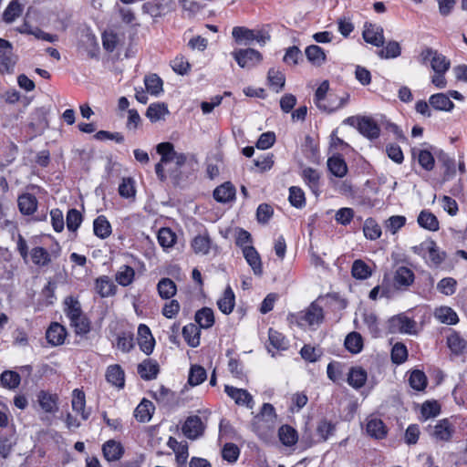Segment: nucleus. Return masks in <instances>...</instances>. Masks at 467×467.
Wrapping results in <instances>:
<instances>
[{
  "instance_id": "864d4df0",
  "label": "nucleus",
  "mask_w": 467,
  "mask_h": 467,
  "mask_svg": "<svg viewBox=\"0 0 467 467\" xmlns=\"http://www.w3.org/2000/svg\"><path fill=\"white\" fill-rule=\"evenodd\" d=\"M435 317L442 323L454 325L458 322L456 313L450 307H440L435 311Z\"/></svg>"
},
{
  "instance_id": "ea45409f",
  "label": "nucleus",
  "mask_w": 467,
  "mask_h": 467,
  "mask_svg": "<svg viewBox=\"0 0 467 467\" xmlns=\"http://www.w3.org/2000/svg\"><path fill=\"white\" fill-rule=\"evenodd\" d=\"M144 84L147 92L152 96H159L162 91V80L156 74L146 76L144 78Z\"/></svg>"
},
{
  "instance_id": "4c0bfd02",
  "label": "nucleus",
  "mask_w": 467,
  "mask_h": 467,
  "mask_svg": "<svg viewBox=\"0 0 467 467\" xmlns=\"http://www.w3.org/2000/svg\"><path fill=\"white\" fill-rule=\"evenodd\" d=\"M94 234L101 238L105 239L111 234V225L107 218L103 215L99 216L93 223Z\"/></svg>"
},
{
  "instance_id": "9d476101",
  "label": "nucleus",
  "mask_w": 467,
  "mask_h": 467,
  "mask_svg": "<svg viewBox=\"0 0 467 467\" xmlns=\"http://www.w3.org/2000/svg\"><path fill=\"white\" fill-rule=\"evenodd\" d=\"M138 343L140 348L146 355H150L154 348L155 340L146 325H140L138 327Z\"/></svg>"
},
{
  "instance_id": "09e8293b",
  "label": "nucleus",
  "mask_w": 467,
  "mask_h": 467,
  "mask_svg": "<svg viewBox=\"0 0 467 467\" xmlns=\"http://www.w3.org/2000/svg\"><path fill=\"white\" fill-rule=\"evenodd\" d=\"M39 405L43 410L47 413H52L57 411V397L47 393L45 391H41L38 395Z\"/></svg>"
},
{
  "instance_id": "f8f14e48",
  "label": "nucleus",
  "mask_w": 467,
  "mask_h": 467,
  "mask_svg": "<svg viewBox=\"0 0 467 467\" xmlns=\"http://www.w3.org/2000/svg\"><path fill=\"white\" fill-rule=\"evenodd\" d=\"M66 337V328L57 322L52 323L46 332L47 340L52 346L62 345Z\"/></svg>"
},
{
  "instance_id": "f704fd0d",
  "label": "nucleus",
  "mask_w": 467,
  "mask_h": 467,
  "mask_svg": "<svg viewBox=\"0 0 467 467\" xmlns=\"http://www.w3.org/2000/svg\"><path fill=\"white\" fill-rule=\"evenodd\" d=\"M19 33L32 35L37 39L45 40L47 42H56L57 40V35H51L44 32L39 28H32L29 25L24 24L21 27L18 28Z\"/></svg>"
},
{
  "instance_id": "412c9836",
  "label": "nucleus",
  "mask_w": 467,
  "mask_h": 467,
  "mask_svg": "<svg viewBox=\"0 0 467 467\" xmlns=\"http://www.w3.org/2000/svg\"><path fill=\"white\" fill-rule=\"evenodd\" d=\"M417 222L421 228L431 232H436L440 228L437 217L427 210H423L420 213Z\"/></svg>"
},
{
  "instance_id": "a211bd4d",
  "label": "nucleus",
  "mask_w": 467,
  "mask_h": 467,
  "mask_svg": "<svg viewBox=\"0 0 467 467\" xmlns=\"http://www.w3.org/2000/svg\"><path fill=\"white\" fill-rule=\"evenodd\" d=\"M28 126L33 130H44L47 127V110L45 108L35 109L29 116Z\"/></svg>"
},
{
  "instance_id": "0eeeda50",
  "label": "nucleus",
  "mask_w": 467,
  "mask_h": 467,
  "mask_svg": "<svg viewBox=\"0 0 467 467\" xmlns=\"http://www.w3.org/2000/svg\"><path fill=\"white\" fill-rule=\"evenodd\" d=\"M362 35L367 43L378 47L385 42L383 28L376 24H365Z\"/></svg>"
},
{
  "instance_id": "2f4dec72",
  "label": "nucleus",
  "mask_w": 467,
  "mask_h": 467,
  "mask_svg": "<svg viewBox=\"0 0 467 467\" xmlns=\"http://www.w3.org/2000/svg\"><path fill=\"white\" fill-rule=\"evenodd\" d=\"M280 441L287 447L293 446L297 442V431L289 425H283L278 430Z\"/></svg>"
},
{
  "instance_id": "de8ad7c7",
  "label": "nucleus",
  "mask_w": 467,
  "mask_h": 467,
  "mask_svg": "<svg viewBox=\"0 0 467 467\" xmlns=\"http://www.w3.org/2000/svg\"><path fill=\"white\" fill-rule=\"evenodd\" d=\"M367 432L371 437L382 439L386 435V429L383 421L379 419H372L367 423Z\"/></svg>"
},
{
  "instance_id": "423d86ee",
  "label": "nucleus",
  "mask_w": 467,
  "mask_h": 467,
  "mask_svg": "<svg viewBox=\"0 0 467 467\" xmlns=\"http://www.w3.org/2000/svg\"><path fill=\"white\" fill-rule=\"evenodd\" d=\"M224 391L237 405L245 406L249 409L254 407V399L246 389L226 385Z\"/></svg>"
},
{
  "instance_id": "1a4fd4ad",
  "label": "nucleus",
  "mask_w": 467,
  "mask_h": 467,
  "mask_svg": "<svg viewBox=\"0 0 467 467\" xmlns=\"http://www.w3.org/2000/svg\"><path fill=\"white\" fill-rule=\"evenodd\" d=\"M349 95L346 94L343 97H338L337 94L329 93L326 100H323L317 107L324 112H333L343 108L348 101Z\"/></svg>"
},
{
  "instance_id": "39448f33",
  "label": "nucleus",
  "mask_w": 467,
  "mask_h": 467,
  "mask_svg": "<svg viewBox=\"0 0 467 467\" xmlns=\"http://www.w3.org/2000/svg\"><path fill=\"white\" fill-rule=\"evenodd\" d=\"M389 329L391 333L413 335L417 333V323L407 316L400 314L389 319Z\"/></svg>"
},
{
  "instance_id": "6e6d98bb",
  "label": "nucleus",
  "mask_w": 467,
  "mask_h": 467,
  "mask_svg": "<svg viewBox=\"0 0 467 467\" xmlns=\"http://www.w3.org/2000/svg\"><path fill=\"white\" fill-rule=\"evenodd\" d=\"M401 53L400 46L396 41H389L386 47L379 50L378 55L380 58H395L398 57Z\"/></svg>"
},
{
  "instance_id": "4468645a",
  "label": "nucleus",
  "mask_w": 467,
  "mask_h": 467,
  "mask_svg": "<svg viewBox=\"0 0 467 467\" xmlns=\"http://www.w3.org/2000/svg\"><path fill=\"white\" fill-rule=\"evenodd\" d=\"M102 452L107 461L116 462L122 457L124 448L119 442L109 440L103 444Z\"/></svg>"
},
{
  "instance_id": "49530a36",
  "label": "nucleus",
  "mask_w": 467,
  "mask_h": 467,
  "mask_svg": "<svg viewBox=\"0 0 467 467\" xmlns=\"http://www.w3.org/2000/svg\"><path fill=\"white\" fill-rule=\"evenodd\" d=\"M395 283L400 286H409L414 281V274L408 267H399L395 273Z\"/></svg>"
},
{
  "instance_id": "69168bd1",
  "label": "nucleus",
  "mask_w": 467,
  "mask_h": 467,
  "mask_svg": "<svg viewBox=\"0 0 467 467\" xmlns=\"http://www.w3.org/2000/svg\"><path fill=\"white\" fill-rule=\"evenodd\" d=\"M408 358V350L402 343H396L391 350V359L395 364L403 363Z\"/></svg>"
},
{
  "instance_id": "f257e3e1",
  "label": "nucleus",
  "mask_w": 467,
  "mask_h": 467,
  "mask_svg": "<svg viewBox=\"0 0 467 467\" xmlns=\"http://www.w3.org/2000/svg\"><path fill=\"white\" fill-rule=\"evenodd\" d=\"M419 61L422 65L430 64L434 73H446L451 67V61L438 50L424 47L419 55Z\"/></svg>"
},
{
  "instance_id": "7ed1b4c3",
  "label": "nucleus",
  "mask_w": 467,
  "mask_h": 467,
  "mask_svg": "<svg viewBox=\"0 0 467 467\" xmlns=\"http://www.w3.org/2000/svg\"><path fill=\"white\" fill-rule=\"evenodd\" d=\"M232 56L242 68H253L263 60L262 54L254 48H240L232 52Z\"/></svg>"
},
{
  "instance_id": "5701e85b",
  "label": "nucleus",
  "mask_w": 467,
  "mask_h": 467,
  "mask_svg": "<svg viewBox=\"0 0 467 467\" xmlns=\"http://www.w3.org/2000/svg\"><path fill=\"white\" fill-rule=\"evenodd\" d=\"M138 373L145 380H150L157 377L159 373V365L151 359H145L138 366Z\"/></svg>"
},
{
  "instance_id": "e433bc0d",
  "label": "nucleus",
  "mask_w": 467,
  "mask_h": 467,
  "mask_svg": "<svg viewBox=\"0 0 467 467\" xmlns=\"http://www.w3.org/2000/svg\"><path fill=\"white\" fill-rule=\"evenodd\" d=\"M195 254H207L212 247V241L208 234H199L192 242Z\"/></svg>"
},
{
  "instance_id": "9b49d317",
  "label": "nucleus",
  "mask_w": 467,
  "mask_h": 467,
  "mask_svg": "<svg viewBox=\"0 0 467 467\" xmlns=\"http://www.w3.org/2000/svg\"><path fill=\"white\" fill-rule=\"evenodd\" d=\"M266 348L269 353L275 357V350H285L288 348V341L285 337L278 331L269 328L268 330V344Z\"/></svg>"
},
{
  "instance_id": "680f3d73",
  "label": "nucleus",
  "mask_w": 467,
  "mask_h": 467,
  "mask_svg": "<svg viewBox=\"0 0 467 467\" xmlns=\"http://www.w3.org/2000/svg\"><path fill=\"white\" fill-rule=\"evenodd\" d=\"M289 202L290 203L296 207L302 208L306 204V198L304 192L296 186H292L289 189Z\"/></svg>"
},
{
  "instance_id": "603ef678",
  "label": "nucleus",
  "mask_w": 467,
  "mask_h": 467,
  "mask_svg": "<svg viewBox=\"0 0 467 467\" xmlns=\"http://www.w3.org/2000/svg\"><path fill=\"white\" fill-rule=\"evenodd\" d=\"M65 311L69 320L77 319L78 317L82 316L80 304L78 300L74 298L72 296H67L65 299Z\"/></svg>"
},
{
  "instance_id": "774afa93",
  "label": "nucleus",
  "mask_w": 467,
  "mask_h": 467,
  "mask_svg": "<svg viewBox=\"0 0 467 467\" xmlns=\"http://www.w3.org/2000/svg\"><path fill=\"white\" fill-rule=\"evenodd\" d=\"M82 223L81 213L76 210L71 209L67 214V227L69 231L75 232Z\"/></svg>"
},
{
  "instance_id": "f03ea898",
  "label": "nucleus",
  "mask_w": 467,
  "mask_h": 467,
  "mask_svg": "<svg viewBox=\"0 0 467 467\" xmlns=\"http://www.w3.org/2000/svg\"><path fill=\"white\" fill-rule=\"evenodd\" d=\"M232 36L239 44L249 45L255 41L260 46H265L270 40V35L264 30L249 29L244 26L233 28Z\"/></svg>"
},
{
  "instance_id": "cd10ccee",
  "label": "nucleus",
  "mask_w": 467,
  "mask_h": 467,
  "mask_svg": "<svg viewBox=\"0 0 467 467\" xmlns=\"http://www.w3.org/2000/svg\"><path fill=\"white\" fill-rule=\"evenodd\" d=\"M307 60L314 66L320 67L326 62V54L323 48L317 45H310L305 50Z\"/></svg>"
},
{
  "instance_id": "13d9d810",
  "label": "nucleus",
  "mask_w": 467,
  "mask_h": 467,
  "mask_svg": "<svg viewBox=\"0 0 467 467\" xmlns=\"http://www.w3.org/2000/svg\"><path fill=\"white\" fill-rule=\"evenodd\" d=\"M135 272L133 268L128 265H123L119 268V270L116 274V281L123 285L126 286L130 285L133 278H134Z\"/></svg>"
},
{
  "instance_id": "5fc2aeb1",
  "label": "nucleus",
  "mask_w": 467,
  "mask_h": 467,
  "mask_svg": "<svg viewBox=\"0 0 467 467\" xmlns=\"http://www.w3.org/2000/svg\"><path fill=\"white\" fill-rule=\"evenodd\" d=\"M205 369L198 365L192 366L189 373L188 382L192 386H197L206 379Z\"/></svg>"
},
{
  "instance_id": "3c124183",
  "label": "nucleus",
  "mask_w": 467,
  "mask_h": 467,
  "mask_svg": "<svg viewBox=\"0 0 467 467\" xmlns=\"http://www.w3.org/2000/svg\"><path fill=\"white\" fill-rule=\"evenodd\" d=\"M363 233L366 238L377 240L381 235V227L374 219L368 218L364 223Z\"/></svg>"
},
{
  "instance_id": "dca6fc26",
  "label": "nucleus",
  "mask_w": 467,
  "mask_h": 467,
  "mask_svg": "<svg viewBox=\"0 0 467 467\" xmlns=\"http://www.w3.org/2000/svg\"><path fill=\"white\" fill-rule=\"evenodd\" d=\"M243 254L255 275L262 274V262L258 252L254 246H244Z\"/></svg>"
},
{
  "instance_id": "473e14b6",
  "label": "nucleus",
  "mask_w": 467,
  "mask_h": 467,
  "mask_svg": "<svg viewBox=\"0 0 467 467\" xmlns=\"http://www.w3.org/2000/svg\"><path fill=\"white\" fill-rule=\"evenodd\" d=\"M195 322L201 328H210L214 324V315L213 309L203 307L198 310L195 314Z\"/></svg>"
},
{
  "instance_id": "4be33fe9",
  "label": "nucleus",
  "mask_w": 467,
  "mask_h": 467,
  "mask_svg": "<svg viewBox=\"0 0 467 467\" xmlns=\"http://www.w3.org/2000/svg\"><path fill=\"white\" fill-rule=\"evenodd\" d=\"M19 211L25 215L33 214L37 209V200L31 193H24L17 200Z\"/></svg>"
},
{
  "instance_id": "8fccbe9b",
  "label": "nucleus",
  "mask_w": 467,
  "mask_h": 467,
  "mask_svg": "<svg viewBox=\"0 0 467 467\" xmlns=\"http://www.w3.org/2000/svg\"><path fill=\"white\" fill-rule=\"evenodd\" d=\"M32 262L37 266H46L50 261V254L43 247H35L30 252Z\"/></svg>"
},
{
  "instance_id": "bf43d9fd",
  "label": "nucleus",
  "mask_w": 467,
  "mask_h": 467,
  "mask_svg": "<svg viewBox=\"0 0 467 467\" xmlns=\"http://www.w3.org/2000/svg\"><path fill=\"white\" fill-rule=\"evenodd\" d=\"M175 239V234L169 228H161L158 233V242L164 249L171 247Z\"/></svg>"
},
{
  "instance_id": "6e6552de",
  "label": "nucleus",
  "mask_w": 467,
  "mask_h": 467,
  "mask_svg": "<svg viewBox=\"0 0 467 467\" xmlns=\"http://www.w3.org/2000/svg\"><path fill=\"white\" fill-rule=\"evenodd\" d=\"M204 425L199 416H191L187 418L183 426L182 432L190 440H195L202 435Z\"/></svg>"
},
{
  "instance_id": "bb28decb",
  "label": "nucleus",
  "mask_w": 467,
  "mask_h": 467,
  "mask_svg": "<svg viewBox=\"0 0 467 467\" xmlns=\"http://www.w3.org/2000/svg\"><path fill=\"white\" fill-rule=\"evenodd\" d=\"M106 379L108 382L119 389H122L124 387V371L119 365H111L108 368L106 372Z\"/></svg>"
},
{
  "instance_id": "e2e57ef3",
  "label": "nucleus",
  "mask_w": 467,
  "mask_h": 467,
  "mask_svg": "<svg viewBox=\"0 0 467 467\" xmlns=\"http://www.w3.org/2000/svg\"><path fill=\"white\" fill-rule=\"evenodd\" d=\"M406 223V217L402 215L390 216L385 222V228L389 231L392 234H395L400 228Z\"/></svg>"
},
{
  "instance_id": "58836bf2",
  "label": "nucleus",
  "mask_w": 467,
  "mask_h": 467,
  "mask_svg": "<svg viewBox=\"0 0 467 467\" xmlns=\"http://www.w3.org/2000/svg\"><path fill=\"white\" fill-rule=\"evenodd\" d=\"M0 382L4 388L15 389L20 385L21 377L16 371L5 370L0 376Z\"/></svg>"
},
{
  "instance_id": "37998d69",
  "label": "nucleus",
  "mask_w": 467,
  "mask_h": 467,
  "mask_svg": "<svg viewBox=\"0 0 467 467\" xmlns=\"http://www.w3.org/2000/svg\"><path fill=\"white\" fill-rule=\"evenodd\" d=\"M351 274L356 279L365 280L371 275V269L364 261L358 259L353 262Z\"/></svg>"
},
{
  "instance_id": "c85d7f7f",
  "label": "nucleus",
  "mask_w": 467,
  "mask_h": 467,
  "mask_svg": "<svg viewBox=\"0 0 467 467\" xmlns=\"http://www.w3.org/2000/svg\"><path fill=\"white\" fill-rule=\"evenodd\" d=\"M200 327L195 324H188L182 328V337L189 346L196 348L200 345Z\"/></svg>"
},
{
  "instance_id": "ddd939ff",
  "label": "nucleus",
  "mask_w": 467,
  "mask_h": 467,
  "mask_svg": "<svg viewBox=\"0 0 467 467\" xmlns=\"http://www.w3.org/2000/svg\"><path fill=\"white\" fill-rule=\"evenodd\" d=\"M454 432V428L448 420H440L433 428L431 436L436 441H449Z\"/></svg>"
},
{
  "instance_id": "b1692460",
  "label": "nucleus",
  "mask_w": 467,
  "mask_h": 467,
  "mask_svg": "<svg viewBox=\"0 0 467 467\" xmlns=\"http://www.w3.org/2000/svg\"><path fill=\"white\" fill-rule=\"evenodd\" d=\"M422 249H426L428 251V260H430L435 265L441 264L444 259V253H441L438 250L436 244L432 241L429 242L428 244H421L420 247H413L414 253L417 254H419L420 250Z\"/></svg>"
},
{
  "instance_id": "f3484780",
  "label": "nucleus",
  "mask_w": 467,
  "mask_h": 467,
  "mask_svg": "<svg viewBox=\"0 0 467 467\" xmlns=\"http://www.w3.org/2000/svg\"><path fill=\"white\" fill-rule=\"evenodd\" d=\"M170 114L168 107L163 102L151 103L146 111V117L151 122H157L164 119Z\"/></svg>"
},
{
  "instance_id": "c03bdc74",
  "label": "nucleus",
  "mask_w": 467,
  "mask_h": 467,
  "mask_svg": "<svg viewBox=\"0 0 467 467\" xmlns=\"http://www.w3.org/2000/svg\"><path fill=\"white\" fill-rule=\"evenodd\" d=\"M22 11H23V6L21 5V4L18 1H16V0L11 1L9 3V5H7V7L4 11L3 20L5 23L10 24V23L14 22L17 17L20 16V15L22 14Z\"/></svg>"
},
{
  "instance_id": "338daca9",
  "label": "nucleus",
  "mask_w": 467,
  "mask_h": 467,
  "mask_svg": "<svg viewBox=\"0 0 467 467\" xmlns=\"http://www.w3.org/2000/svg\"><path fill=\"white\" fill-rule=\"evenodd\" d=\"M117 347L123 352H129L133 348V335L130 332L118 335Z\"/></svg>"
},
{
  "instance_id": "6ab92c4d",
  "label": "nucleus",
  "mask_w": 467,
  "mask_h": 467,
  "mask_svg": "<svg viewBox=\"0 0 467 467\" xmlns=\"http://www.w3.org/2000/svg\"><path fill=\"white\" fill-rule=\"evenodd\" d=\"M447 345L451 351L455 355H463L467 353V341L457 332H452L447 337Z\"/></svg>"
},
{
  "instance_id": "4d7b16f0",
  "label": "nucleus",
  "mask_w": 467,
  "mask_h": 467,
  "mask_svg": "<svg viewBox=\"0 0 467 467\" xmlns=\"http://www.w3.org/2000/svg\"><path fill=\"white\" fill-rule=\"evenodd\" d=\"M409 382L410 387L415 390H423L427 386V377L420 370L411 372Z\"/></svg>"
},
{
  "instance_id": "a18cd8bd",
  "label": "nucleus",
  "mask_w": 467,
  "mask_h": 467,
  "mask_svg": "<svg viewBox=\"0 0 467 467\" xmlns=\"http://www.w3.org/2000/svg\"><path fill=\"white\" fill-rule=\"evenodd\" d=\"M329 171L337 177L342 178L347 174L348 167L345 161L340 157H331L327 161Z\"/></svg>"
},
{
  "instance_id": "052dcab7",
  "label": "nucleus",
  "mask_w": 467,
  "mask_h": 467,
  "mask_svg": "<svg viewBox=\"0 0 467 467\" xmlns=\"http://www.w3.org/2000/svg\"><path fill=\"white\" fill-rule=\"evenodd\" d=\"M218 308L225 315H229L235 306L234 294H223V296L217 301Z\"/></svg>"
},
{
  "instance_id": "aec40b11",
  "label": "nucleus",
  "mask_w": 467,
  "mask_h": 467,
  "mask_svg": "<svg viewBox=\"0 0 467 467\" xmlns=\"http://www.w3.org/2000/svg\"><path fill=\"white\" fill-rule=\"evenodd\" d=\"M213 197L219 202H228L235 197V188L231 182H224L215 188Z\"/></svg>"
},
{
  "instance_id": "393cba45",
  "label": "nucleus",
  "mask_w": 467,
  "mask_h": 467,
  "mask_svg": "<svg viewBox=\"0 0 467 467\" xmlns=\"http://www.w3.org/2000/svg\"><path fill=\"white\" fill-rule=\"evenodd\" d=\"M300 318L310 326L319 324L323 319V310L316 303H312Z\"/></svg>"
},
{
  "instance_id": "a19ab883",
  "label": "nucleus",
  "mask_w": 467,
  "mask_h": 467,
  "mask_svg": "<svg viewBox=\"0 0 467 467\" xmlns=\"http://www.w3.org/2000/svg\"><path fill=\"white\" fill-rule=\"evenodd\" d=\"M85 394L82 390L75 389L72 393V408L73 410L81 414L83 420L88 418V413L85 412Z\"/></svg>"
},
{
  "instance_id": "79ce46f5",
  "label": "nucleus",
  "mask_w": 467,
  "mask_h": 467,
  "mask_svg": "<svg viewBox=\"0 0 467 467\" xmlns=\"http://www.w3.org/2000/svg\"><path fill=\"white\" fill-rule=\"evenodd\" d=\"M345 347L353 354L359 353L363 348V339L361 335L358 332L349 333L345 339Z\"/></svg>"
},
{
  "instance_id": "c756f323",
  "label": "nucleus",
  "mask_w": 467,
  "mask_h": 467,
  "mask_svg": "<svg viewBox=\"0 0 467 467\" xmlns=\"http://www.w3.org/2000/svg\"><path fill=\"white\" fill-rule=\"evenodd\" d=\"M276 420V414L275 408L270 403H264L261 411L254 417V425L261 420H265L267 423V427H273Z\"/></svg>"
},
{
  "instance_id": "c9c22d12",
  "label": "nucleus",
  "mask_w": 467,
  "mask_h": 467,
  "mask_svg": "<svg viewBox=\"0 0 467 467\" xmlns=\"http://www.w3.org/2000/svg\"><path fill=\"white\" fill-rule=\"evenodd\" d=\"M367 372L360 367L352 368L348 372V382L355 389H359L366 383Z\"/></svg>"
},
{
  "instance_id": "7c9ffc66",
  "label": "nucleus",
  "mask_w": 467,
  "mask_h": 467,
  "mask_svg": "<svg viewBox=\"0 0 467 467\" xmlns=\"http://www.w3.org/2000/svg\"><path fill=\"white\" fill-rule=\"evenodd\" d=\"M154 411V406L151 401L143 400L135 409L134 416L140 422L149 421Z\"/></svg>"
},
{
  "instance_id": "72a5a7b5",
  "label": "nucleus",
  "mask_w": 467,
  "mask_h": 467,
  "mask_svg": "<svg viewBox=\"0 0 467 467\" xmlns=\"http://www.w3.org/2000/svg\"><path fill=\"white\" fill-rule=\"evenodd\" d=\"M267 80L271 88L278 93L285 87V77L282 71L273 67L268 70Z\"/></svg>"
},
{
  "instance_id": "2eb2a0df",
  "label": "nucleus",
  "mask_w": 467,
  "mask_h": 467,
  "mask_svg": "<svg viewBox=\"0 0 467 467\" xmlns=\"http://www.w3.org/2000/svg\"><path fill=\"white\" fill-rule=\"evenodd\" d=\"M358 129L359 132L368 139H376L379 136V128L370 118L363 117L358 120Z\"/></svg>"
},
{
  "instance_id": "a878e982",
  "label": "nucleus",
  "mask_w": 467,
  "mask_h": 467,
  "mask_svg": "<svg viewBox=\"0 0 467 467\" xmlns=\"http://www.w3.org/2000/svg\"><path fill=\"white\" fill-rule=\"evenodd\" d=\"M429 102L437 110L451 111L454 108L450 97L444 93H437L431 96Z\"/></svg>"
},
{
  "instance_id": "20e7f679",
  "label": "nucleus",
  "mask_w": 467,
  "mask_h": 467,
  "mask_svg": "<svg viewBox=\"0 0 467 467\" xmlns=\"http://www.w3.org/2000/svg\"><path fill=\"white\" fill-rule=\"evenodd\" d=\"M16 60V56L13 52V45L0 37V72L12 73Z\"/></svg>"
},
{
  "instance_id": "0e129e2a",
  "label": "nucleus",
  "mask_w": 467,
  "mask_h": 467,
  "mask_svg": "<svg viewBox=\"0 0 467 467\" xmlns=\"http://www.w3.org/2000/svg\"><path fill=\"white\" fill-rule=\"evenodd\" d=\"M300 355L302 358L306 361L316 362L321 357L322 351L318 348H315L310 345H305L300 350Z\"/></svg>"
}]
</instances>
